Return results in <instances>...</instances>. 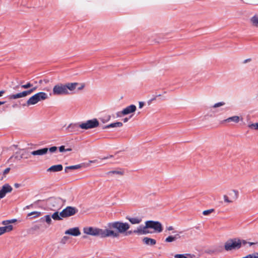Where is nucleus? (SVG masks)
<instances>
[{
	"label": "nucleus",
	"mask_w": 258,
	"mask_h": 258,
	"mask_svg": "<svg viewBox=\"0 0 258 258\" xmlns=\"http://www.w3.org/2000/svg\"><path fill=\"white\" fill-rule=\"evenodd\" d=\"M130 228L128 223L120 221H115L108 223L107 225V230H110L114 233L113 235H110L109 237L116 238L119 235V233L123 234L126 232Z\"/></svg>",
	"instance_id": "f257e3e1"
},
{
	"label": "nucleus",
	"mask_w": 258,
	"mask_h": 258,
	"mask_svg": "<svg viewBox=\"0 0 258 258\" xmlns=\"http://www.w3.org/2000/svg\"><path fill=\"white\" fill-rule=\"evenodd\" d=\"M83 232L89 235L99 237L100 238L109 237L110 235H113L114 233L110 230L100 229L96 227H85L83 229Z\"/></svg>",
	"instance_id": "f03ea898"
},
{
	"label": "nucleus",
	"mask_w": 258,
	"mask_h": 258,
	"mask_svg": "<svg viewBox=\"0 0 258 258\" xmlns=\"http://www.w3.org/2000/svg\"><path fill=\"white\" fill-rule=\"evenodd\" d=\"M224 249L227 251H232L240 248V243L238 238L228 239L224 243Z\"/></svg>",
	"instance_id": "7ed1b4c3"
},
{
	"label": "nucleus",
	"mask_w": 258,
	"mask_h": 258,
	"mask_svg": "<svg viewBox=\"0 0 258 258\" xmlns=\"http://www.w3.org/2000/svg\"><path fill=\"white\" fill-rule=\"evenodd\" d=\"M80 128L84 130L92 129L98 127L99 122L97 119L93 118L83 122H80Z\"/></svg>",
	"instance_id": "20e7f679"
},
{
	"label": "nucleus",
	"mask_w": 258,
	"mask_h": 258,
	"mask_svg": "<svg viewBox=\"0 0 258 258\" xmlns=\"http://www.w3.org/2000/svg\"><path fill=\"white\" fill-rule=\"evenodd\" d=\"M70 94L66 90L64 84L58 83L54 85L52 89V95L54 96L67 95Z\"/></svg>",
	"instance_id": "39448f33"
},
{
	"label": "nucleus",
	"mask_w": 258,
	"mask_h": 258,
	"mask_svg": "<svg viewBox=\"0 0 258 258\" xmlns=\"http://www.w3.org/2000/svg\"><path fill=\"white\" fill-rule=\"evenodd\" d=\"M37 88V86H35L29 90L24 91L20 93H18L15 94L11 95L9 96V98L10 99H17L20 98L25 97L26 96L31 94L34 91H35Z\"/></svg>",
	"instance_id": "423d86ee"
},
{
	"label": "nucleus",
	"mask_w": 258,
	"mask_h": 258,
	"mask_svg": "<svg viewBox=\"0 0 258 258\" xmlns=\"http://www.w3.org/2000/svg\"><path fill=\"white\" fill-rule=\"evenodd\" d=\"M61 201L60 199L50 198L47 201V205L52 210H55L60 207Z\"/></svg>",
	"instance_id": "0eeeda50"
},
{
	"label": "nucleus",
	"mask_w": 258,
	"mask_h": 258,
	"mask_svg": "<svg viewBox=\"0 0 258 258\" xmlns=\"http://www.w3.org/2000/svg\"><path fill=\"white\" fill-rule=\"evenodd\" d=\"M77 211L75 208L69 206L60 213V216L62 218H66L75 215Z\"/></svg>",
	"instance_id": "6e6552de"
},
{
	"label": "nucleus",
	"mask_w": 258,
	"mask_h": 258,
	"mask_svg": "<svg viewBox=\"0 0 258 258\" xmlns=\"http://www.w3.org/2000/svg\"><path fill=\"white\" fill-rule=\"evenodd\" d=\"M149 228L153 229L155 231L161 232L162 231V224L158 221H147Z\"/></svg>",
	"instance_id": "1a4fd4ad"
},
{
	"label": "nucleus",
	"mask_w": 258,
	"mask_h": 258,
	"mask_svg": "<svg viewBox=\"0 0 258 258\" xmlns=\"http://www.w3.org/2000/svg\"><path fill=\"white\" fill-rule=\"evenodd\" d=\"M149 227L147 221L145 222V225H140L138 226L137 229L134 230V232L137 233L139 235H144L148 233H151L152 232H150L149 230Z\"/></svg>",
	"instance_id": "9d476101"
},
{
	"label": "nucleus",
	"mask_w": 258,
	"mask_h": 258,
	"mask_svg": "<svg viewBox=\"0 0 258 258\" xmlns=\"http://www.w3.org/2000/svg\"><path fill=\"white\" fill-rule=\"evenodd\" d=\"M136 106L135 105H131L124 108L121 112L117 113L118 116L127 115L131 113L134 112L136 110Z\"/></svg>",
	"instance_id": "9b49d317"
},
{
	"label": "nucleus",
	"mask_w": 258,
	"mask_h": 258,
	"mask_svg": "<svg viewBox=\"0 0 258 258\" xmlns=\"http://www.w3.org/2000/svg\"><path fill=\"white\" fill-rule=\"evenodd\" d=\"M80 128V122L71 123L67 127L66 131L69 133H74L79 131Z\"/></svg>",
	"instance_id": "f8f14e48"
},
{
	"label": "nucleus",
	"mask_w": 258,
	"mask_h": 258,
	"mask_svg": "<svg viewBox=\"0 0 258 258\" xmlns=\"http://www.w3.org/2000/svg\"><path fill=\"white\" fill-rule=\"evenodd\" d=\"M12 187L9 184H4L0 190V200L5 197L7 193L12 191Z\"/></svg>",
	"instance_id": "ddd939ff"
},
{
	"label": "nucleus",
	"mask_w": 258,
	"mask_h": 258,
	"mask_svg": "<svg viewBox=\"0 0 258 258\" xmlns=\"http://www.w3.org/2000/svg\"><path fill=\"white\" fill-rule=\"evenodd\" d=\"M66 90L71 93L75 92L77 87L79 85V83L77 82L74 83H67L64 84Z\"/></svg>",
	"instance_id": "4468645a"
},
{
	"label": "nucleus",
	"mask_w": 258,
	"mask_h": 258,
	"mask_svg": "<svg viewBox=\"0 0 258 258\" xmlns=\"http://www.w3.org/2000/svg\"><path fill=\"white\" fill-rule=\"evenodd\" d=\"M182 232H177V231H173L172 233L175 234L174 235H170L168 236L165 240V241L166 242H172L177 239H179L180 238V236L179 235L180 233H181Z\"/></svg>",
	"instance_id": "2eb2a0df"
},
{
	"label": "nucleus",
	"mask_w": 258,
	"mask_h": 258,
	"mask_svg": "<svg viewBox=\"0 0 258 258\" xmlns=\"http://www.w3.org/2000/svg\"><path fill=\"white\" fill-rule=\"evenodd\" d=\"M64 233L68 235L77 236L81 234V232L78 227H74L66 230Z\"/></svg>",
	"instance_id": "dca6fc26"
},
{
	"label": "nucleus",
	"mask_w": 258,
	"mask_h": 258,
	"mask_svg": "<svg viewBox=\"0 0 258 258\" xmlns=\"http://www.w3.org/2000/svg\"><path fill=\"white\" fill-rule=\"evenodd\" d=\"M47 148H44L37 150L33 151L31 152V154L34 156L39 155L42 156L46 154L48 152Z\"/></svg>",
	"instance_id": "f3484780"
},
{
	"label": "nucleus",
	"mask_w": 258,
	"mask_h": 258,
	"mask_svg": "<svg viewBox=\"0 0 258 258\" xmlns=\"http://www.w3.org/2000/svg\"><path fill=\"white\" fill-rule=\"evenodd\" d=\"M240 121V117L238 116H233L229 117L227 119H225L222 121V123H229L230 122H233L234 123H238Z\"/></svg>",
	"instance_id": "a211bd4d"
},
{
	"label": "nucleus",
	"mask_w": 258,
	"mask_h": 258,
	"mask_svg": "<svg viewBox=\"0 0 258 258\" xmlns=\"http://www.w3.org/2000/svg\"><path fill=\"white\" fill-rule=\"evenodd\" d=\"M17 154H19L20 157L18 158V160H21L22 158H28V153L25 149H20L17 151Z\"/></svg>",
	"instance_id": "6ab92c4d"
},
{
	"label": "nucleus",
	"mask_w": 258,
	"mask_h": 258,
	"mask_svg": "<svg viewBox=\"0 0 258 258\" xmlns=\"http://www.w3.org/2000/svg\"><path fill=\"white\" fill-rule=\"evenodd\" d=\"M36 94L38 102L43 101L48 98V95L43 92H40Z\"/></svg>",
	"instance_id": "aec40b11"
},
{
	"label": "nucleus",
	"mask_w": 258,
	"mask_h": 258,
	"mask_svg": "<svg viewBox=\"0 0 258 258\" xmlns=\"http://www.w3.org/2000/svg\"><path fill=\"white\" fill-rule=\"evenodd\" d=\"M63 169V167L61 164H58L53 165L47 169L48 172H57L61 171Z\"/></svg>",
	"instance_id": "412c9836"
},
{
	"label": "nucleus",
	"mask_w": 258,
	"mask_h": 258,
	"mask_svg": "<svg viewBox=\"0 0 258 258\" xmlns=\"http://www.w3.org/2000/svg\"><path fill=\"white\" fill-rule=\"evenodd\" d=\"M143 241L145 244L150 246L154 245L156 243V240L147 237L143 239Z\"/></svg>",
	"instance_id": "4be33fe9"
},
{
	"label": "nucleus",
	"mask_w": 258,
	"mask_h": 258,
	"mask_svg": "<svg viewBox=\"0 0 258 258\" xmlns=\"http://www.w3.org/2000/svg\"><path fill=\"white\" fill-rule=\"evenodd\" d=\"M38 102L36 94H34L27 100L26 104L27 106L37 104Z\"/></svg>",
	"instance_id": "5701e85b"
},
{
	"label": "nucleus",
	"mask_w": 258,
	"mask_h": 258,
	"mask_svg": "<svg viewBox=\"0 0 258 258\" xmlns=\"http://www.w3.org/2000/svg\"><path fill=\"white\" fill-rule=\"evenodd\" d=\"M13 229L12 225H9L7 226L0 227V235L4 234L6 232H10Z\"/></svg>",
	"instance_id": "b1692460"
},
{
	"label": "nucleus",
	"mask_w": 258,
	"mask_h": 258,
	"mask_svg": "<svg viewBox=\"0 0 258 258\" xmlns=\"http://www.w3.org/2000/svg\"><path fill=\"white\" fill-rule=\"evenodd\" d=\"M126 218L133 224H139L142 221V219L138 217L131 218L127 217Z\"/></svg>",
	"instance_id": "393cba45"
},
{
	"label": "nucleus",
	"mask_w": 258,
	"mask_h": 258,
	"mask_svg": "<svg viewBox=\"0 0 258 258\" xmlns=\"http://www.w3.org/2000/svg\"><path fill=\"white\" fill-rule=\"evenodd\" d=\"M122 123L121 122H116L110 123L107 125L105 126L103 128H108L110 127H119L122 126Z\"/></svg>",
	"instance_id": "a878e982"
},
{
	"label": "nucleus",
	"mask_w": 258,
	"mask_h": 258,
	"mask_svg": "<svg viewBox=\"0 0 258 258\" xmlns=\"http://www.w3.org/2000/svg\"><path fill=\"white\" fill-rule=\"evenodd\" d=\"M252 25L256 27H258V15H254L250 19Z\"/></svg>",
	"instance_id": "bb28decb"
},
{
	"label": "nucleus",
	"mask_w": 258,
	"mask_h": 258,
	"mask_svg": "<svg viewBox=\"0 0 258 258\" xmlns=\"http://www.w3.org/2000/svg\"><path fill=\"white\" fill-rule=\"evenodd\" d=\"M229 195L232 197V200L233 201L237 199L239 194L237 190H232Z\"/></svg>",
	"instance_id": "cd10ccee"
},
{
	"label": "nucleus",
	"mask_w": 258,
	"mask_h": 258,
	"mask_svg": "<svg viewBox=\"0 0 258 258\" xmlns=\"http://www.w3.org/2000/svg\"><path fill=\"white\" fill-rule=\"evenodd\" d=\"M81 167H82V166L80 164L73 165V166H67L65 168L64 171L66 172H68L69 170H70V169H71V170L77 169L81 168Z\"/></svg>",
	"instance_id": "c85d7f7f"
},
{
	"label": "nucleus",
	"mask_w": 258,
	"mask_h": 258,
	"mask_svg": "<svg viewBox=\"0 0 258 258\" xmlns=\"http://www.w3.org/2000/svg\"><path fill=\"white\" fill-rule=\"evenodd\" d=\"M51 217L54 220H60L62 218L60 216V213L59 214L58 212H55L52 215Z\"/></svg>",
	"instance_id": "c756f323"
},
{
	"label": "nucleus",
	"mask_w": 258,
	"mask_h": 258,
	"mask_svg": "<svg viewBox=\"0 0 258 258\" xmlns=\"http://www.w3.org/2000/svg\"><path fill=\"white\" fill-rule=\"evenodd\" d=\"M41 213L40 212H37V211H34V212H31V213H29V214H28V215L27 216L28 217H30L31 216H33V218H37L38 217H39L40 216H41Z\"/></svg>",
	"instance_id": "7c9ffc66"
},
{
	"label": "nucleus",
	"mask_w": 258,
	"mask_h": 258,
	"mask_svg": "<svg viewBox=\"0 0 258 258\" xmlns=\"http://www.w3.org/2000/svg\"><path fill=\"white\" fill-rule=\"evenodd\" d=\"M225 104H226V103L224 101L219 102L214 104L212 106V108H216L220 107L225 105Z\"/></svg>",
	"instance_id": "2f4dec72"
},
{
	"label": "nucleus",
	"mask_w": 258,
	"mask_h": 258,
	"mask_svg": "<svg viewBox=\"0 0 258 258\" xmlns=\"http://www.w3.org/2000/svg\"><path fill=\"white\" fill-rule=\"evenodd\" d=\"M186 255H188L190 257H192V255L190 254H176L174 255L175 258H188Z\"/></svg>",
	"instance_id": "473e14b6"
},
{
	"label": "nucleus",
	"mask_w": 258,
	"mask_h": 258,
	"mask_svg": "<svg viewBox=\"0 0 258 258\" xmlns=\"http://www.w3.org/2000/svg\"><path fill=\"white\" fill-rule=\"evenodd\" d=\"M23 89H28V88H33V85L32 83H31L30 82H27L26 84H24V85H22L21 87Z\"/></svg>",
	"instance_id": "72a5a7b5"
},
{
	"label": "nucleus",
	"mask_w": 258,
	"mask_h": 258,
	"mask_svg": "<svg viewBox=\"0 0 258 258\" xmlns=\"http://www.w3.org/2000/svg\"><path fill=\"white\" fill-rule=\"evenodd\" d=\"M248 126L250 129L258 130V122L248 124Z\"/></svg>",
	"instance_id": "f704fd0d"
},
{
	"label": "nucleus",
	"mask_w": 258,
	"mask_h": 258,
	"mask_svg": "<svg viewBox=\"0 0 258 258\" xmlns=\"http://www.w3.org/2000/svg\"><path fill=\"white\" fill-rule=\"evenodd\" d=\"M244 258H258V252L248 254Z\"/></svg>",
	"instance_id": "c9c22d12"
},
{
	"label": "nucleus",
	"mask_w": 258,
	"mask_h": 258,
	"mask_svg": "<svg viewBox=\"0 0 258 258\" xmlns=\"http://www.w3.org/2000/svg\"><path fill=\"white\" fill-rule=\"evenodd\" d=\"M45 221L48 224L50 225L51 223L52 220L50 215H47L44 216Z\"/></svg>",
	"instance_id": "e433bc0d"
},
{
	"label": "nucleus",
	"mask_w": 258,
	"mask_h": 258,
	"mask_svg": "<svg viewBox=\"0 0 258 258\" xmlns=\"http://www.w3.org/2000/svg\"><path fill=\"white\" fill-rule=\"evenodd\" d=\"M119 174V175H122L123 172L121 170H113L109 171L108 172V174Z\"/></svg>",
	"instance_id": "4c0bfd02"
},
{
	"label": "nucleus",
	"mask_w": 258,
	"mask_h": 258,
	"mask_svg": "<svg viewBox=\"0 0 258 258\" xmlns=\"http://www.w3.org/2000/svg\"><path fill=\"white\" fill-rule=\"evenodd\" d=\"M214 211V209H209V210L204 211L203 212V214L204 215L206 216V215H208L210 214L211 213H212Z\"/></svg>",
	"instance_id": "58836bf2"
},
{
	"label": "nucleus",
	"mask_w": 258,
	"mask_h": 258,
	"mask_svg": "<svg viewBox=\"0 0 258 258\" xmlns=\"http://www.w3.org/2000/svg\"><path fill=\"white\" fill-rule=\"evenodd\" d=\"M48 151H49L51 153H54L56 152V151L57 150V148L55 146H53L49 148H48Z\"/></svg>",
	"instance_id": "ea45409f"
},
{
	"label": "nucleus",
	"mask_w": 258,
	"mask_h": 258,
	"mask_svg": "<svg viewBox=\"0 0 258 258\" xmlns=\"http://www.w3.org/2000/svg\"><path fill=\"white\" fill-rule=\"evenodd\" d=\"M224 200L225 202L228 203H231L233 202V200H229L227 196L224 195L223 197Z\"/></svg>",
	"instance_id": "a19ab883"
},
{
	"label": "nucleus",
	"mask_w": 258,
	"mask_h": 258,
	"mask_svg": "<svg viewBox=\"0 0 258 258\" xmlns=\"http://www.w3.org/2000/svg\"><path fill=\"white\" fill-rule=\"evenodd\" d=\"M19 157V154H17V152H16L15 154L10 158V160H12L13 158H14L15 160H18V158Z\"/></svg>",
	"instance_id": "79ce46f5"
},
{
	"label": "nucleus",
	"mask_w": 258,
	"mask_h": 258,
	"mask_svg": "<svg viewBox=\"0 0 258 258\" xmlns=\"http://www.w3.org/2000/svg\"><path fill=\"white\" fill-rule=\"evenodd\" d=\"M239 241L240 243V248L241 247L242 245H245V244L248 243V242L246 240H241L239 238Z\"/></svg>",
	"instance_id": "37998d69"
},
{
	"label": "nucleus",
	"mask_w": 258,
	"mask_h": 258,
	"mask_svg": "<svg viewBox=\"0 0 258 258\" xmlns=\"http://www.w3.org/2000/svg\"><path fill=\"white\" fill-rule=\"evenodd\" d=\"M10 223H11V222H10V221H9V220L4 221L2 222V224L3 225H6L5 226H7L10 225Z\"/></svg>",
	"instance_id": "c03bdc74"
},
{
	"label": "nucleus",
	"mask_w": 258,
	"mask_h": 258,
	"mask_svg": "<svg viewBox=\"0 0 258 258\" xmlns=\"http://www.w3.org/2000/svg\"><path fill=\"white\" fill-rule=\"evenodd\" d=\"M79 85L80 86L78 88V90H82L85 87V84H83V83H82V84H79Z\"/></svg>",
	"instance_id": "a18cd8bd"
},
{
	"label": "nucleus",
	"mask_w": 258,
	"mask_h": 258,
	"mask_svg": "<svg viewBox=\"0 0 258 258\" xmlns=\"http://www.w3.org/2000/svg\"><path fill=\"white\" fill-rule=\"evenodd\" d=\"M174 231V228L173 226H168V227H166V231Z\"/></svg>",
	"instance_id": "49530a36"
},
{
	"label": "nucleus",
	"mask_w": 258,
	"mask_h": 258,
	"mask_svg": "<svg viewBox=\"0 0 258 258\" xmlns=\"http://www.w3.org/2000/svg\"><path fill=\"white\" fill-rule=\"evenodd\" d=\"M59 151L60 152H63L66 151V149L64 148V146H61L59 147Z\"/></svg>",
	"instance_id": "de8ad7c7"
},
{
	"label": "nucleus",
	"mask_w": 258,
	"mask_h": 258,
	"mask_svg": "<svg viewBox=\"0 0 258 258\" xmlns=\"http://www.w3.org/2000/svg\"><path fill=\"white\" fill-rule=\"evenodd\" d=\"M10 168H6L4 171V174H6L7 173H9V172L10 171Z\"/></svg>",
	"instance_id": "09e8293b"
},
{
	"label": "nucleus",
	"mask_w": 258,
	"mask_h": 258,
	"mask_svg": "<svg viewBox=\"0 0 258 258\" xmlns=\"http://www.w3.org/2000/svg\"><path fill=\"white\" fill-rule=\"evenodd\" d=\"M250 246L253 245H257L258 246V242H248V243Z\"/></svg>",
	"instance_id": "8fccbe9b"
},
{
	"label": "nucleus",
	"mask_w": 258,
	"mask_h": 258,
	"mask_svg": "<svg viewBox=\"0 0 258 258\" xmlns=\"http://www.w3.org/2000/svg\"><path fill=\"white\" fill-rule=\"evenodd\" d=\"M144 105V103L143 102H140L139 103V108H142L143 107Z\"/></svg>",
	"instance_id": "3c124183"
},
{
	"label": "nucleus",
	"mask_w": 258,
	"mask_h": 258,
	"mask_svg": "<svg viewBox=\"0 0 258 258\" xmlns=\"http://www.w3.org/2000/svg\"><path fill=\"white\" fill-rule=\"evenodd\" d=\"M14 186H15L16 188H18V187H19L20 186V184H19V183H15V184H14Z\"/></svg>",
	"instance_id": "603ef678"
},
{
	"label": "nucleus",
	"mask_w": 258,
	"mask_h": 258,
	"mask_svg": "<svg viewBox=\"0 0 258 258\" xmlns=\"http://www.w3.org/2000/svg\"><path fill=\"white\" fill-rule=\"evenodd\" d=\"M4 93H5V91H4V90L0 91V97L2 96L4 94Z\"/></svg>",
	"instance_id": "864d4df0"
},
{
	"label": "nucleus",
	"mask_w": 258,
	"mask_h": 258,
	"mask_svg": "<svg viewBox=\"0 0 258 258\" xmlns=\"http://www.w3.org/2000/svg\"><path fill=\"white\" fill-rule=\"evenodd\" d=\"M110 157H112V156L105 157L101 158V159H108Z\"/></svg>",
	"instance_id": "5fc2aeb1"
},
{
	"label": "nucleus",
	"mask_w": 258,
	"mask_h": 258,
	"mask_svg": "<svg viewBox=\"0 0 258 258\" xmlns=\"http://www.w3.org/2000/svg\"><path fill=\"white\" fill-rule=\"evenodd\" d=\"M128 120V118H127V117L124 118L123 119V122H127Z\"/></svg>",
	"instance_id": "6e6d98bb"
},
{
	"label": "nucleus",
	"mask_w": 258,
	"mask_h": 258,
	"mask_svg": "<svg viewBox=\"0 0 258 258\" xmlns=\"http://www.w3.org/2000/svg\"><path fill=\"white\" fill-rule=\"evenodd\" d=\"M10 221L11 222V223H13L15 222L16 221V219H12V220H10Z\"/></svg>",
	"instance_id": "4d7b16f0"
},
{
	"label": "nucleus",
	"mask_w": 258,
	"mask_h": 258,
	"mask_svg": "<svg viewBox=\"0 0 258 258\" xmlns=\"http://www.w3.org/2000/svg\"><path fill=\"white\" fill-rule=\"evenodd\" d=\"M90 163H96V162H97V160H95L90 161Z\"/></svg>",
	"instance_id": "13d9d810"
},
{
	"label": "nucleus",
	"mask_w": 258,
	"mask_h": 258,
	"mask_svg": "<svg viewBox=\"0 0 258 258\" xmlns=\"http://www.w3.org/2000/svg\"><path fill=\"white\" fill-rule=\"evenodd\" d=\"M40 221H41V222H43V221H45V218H44V217L41 218L40 219Z\"/></svg>",
	"instance_id": "bf43d9fd"
},
{
	"label": "nucleus",
	"mask_w": 258,
	"mask_h": 258,
	"mask_svg": "<svg viewBox=\"0 0 258 258\" xmlns=\"http://www.w3.org/2000/svg\"><path fill=\"white\" fill-rule=\"evenodd\" d=\"M72 149L71 148H67V149H66V151H72Z\"/></svg>",
	"instance_id": "052dcab7"
},
{
	"label": "nucleus",
	"mask_w": 258,
	"mask_h": 258,
	"mask_svg": "<svg viewBox=\"0 0 258 258\" xmlns=\"http://www.w3.org/2000/svg\"><path fill=\"white\" fill-rule=\"evenodd\" d=\"M5 103V102H1L0 101V105L4 104Z\"/></svg>",
	"instance_id": "680f3d73"
},
{
	"label": "nucleus",
	"mask_w": 258,
	"mask_h": 258,
	"mask_svg": "<svg viewBox=\"0 0 258 258\" xmlns=\"http://www.w3.org/2000/svg\"><path fill=\"white\" fill-rule=\"evenodd\" d=\"M67 238H68V237H67V236H64V237H63V239H67Z\"/></svg>",
	"instance_id": "e2e57ef3"
},
{
	"label": "nucleus",
	"mask_w": 258,
	"mask_h": 258,
	"mask_svg": "<svg viewBox=\"0 0 258 258\" xmlns=\"http://www.w3.org/2000/svg\"><path fill=\"white\" fill-rule=\"evenodd\" d=\"M44 81L45 82V83H48V80H44Z\"/></svg>",
	"instance_id": "0e129e2a"
},
{
	"label": "nucleus",
	"mask_w": 258,
	"mask_h": 258,
	"mask_svg": "<svg viewBox=\"0 0 258 258\" xmlns=\"http://www.w3.org/2000/svg\"><path fill=\"white\" fill-rule=\"evenodd\" d=\"M250 59H246L245 61H244V62H247L248 61H249Z\"/></svg>",
	"instance_id": "69168bd1"
},
{
	"label": "nucleus",
	"mask_w": 258,
	"mask_h": 258,
	"mask_svg": "<svg viewBox=\"0 0 258 258\" xmlns=\"http://www.w3.org/2000/svg\"><path fill=\"white\" fill-rule=\"evenodd\" d=\"M42 80H40V81H39V83H40V84H41V83H42Z\"/></svg>",
	"instance_id": "338daca9"
},
{
	"label": "nucleus",
	"mask_w": 258,
	"mask_h": 258,
	"mask_svg": "<svg viewBox=\"0 0 258 258\" xmlns=\"http://www.w3.org/2000/svg\"><path fill=\"white\" fill-rule=\"evenodd\" d=\"M132 232L131 231H130L128 232V234H131Z\"/></svg>",
	"instance_id": "774afa93"
}]
</instances>
